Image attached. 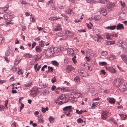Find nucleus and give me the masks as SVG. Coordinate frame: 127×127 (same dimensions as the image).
Instances as JSON below:
<instances>
[{
  "instance_id": "obj_19",
  "label": "nucleus",
  "mask_w": 127,
  "mask_h": 127,
  "mask_svg": "<svg viewBox=\"0 0 127 127\" xmlns=\"http://www.w3.org/2000/svg\"><path fill=\"white\" fill-rule=\"evenodd\" d=\"M50 48L48 49V51H49V55L50 56H52L54 54V52L53 51L51 50Z\"/></svg>"
},
{
  "instance_id": "obj_42",
  "label": "nucleus",
  "mask_w": 127,
  "mask_h": 127,
  "mask_svg": "<svg viewBox=\"0 0 127 127\" xmlns=\"http://www.w3.org/2000/svg\"><path fill=\"white\" fill-rule=\"evenodd\" d=\"M20 2L21 3L23 4H26L27 3V2L23 0H20Z\"/></svg>"
},
{
  "instance_id": "obj_38",
  "label": "nucleus",
  "mask_w": 127,
  "mask_h": 127,
  "mask_svg": "<svg viewBox=\"0 0 127 127\" xmlns=\"http://www.w3.org/2000/svg\"><path fill=\"white\" fill-rule=\"evenodd\" d=\"M11 70H12L13 72H14L16 71L17 68L15 66L13 67L11 69Z\"/></svg>"
},
{
  "instance_id": "obj_15",
  "label": "nucleus",
  "mask_w": 127,
  "mask_h": 127,
  "mask_svg": "<svg viewBox=\"0 0 127 127\" xmlns=\"http://www.w3.org/2000/svg\"><path fill=\"white\" fill-rule=\"evenodd\" d=\"M53 68L52 67L48 66V70L46 71V73H48L49 72H51L53 71Z\"/></svg>"
},
{
  "instance_id": "obj_60",
  "label": "nucleus",
  "mask_w": 127,
  "mask_h": 127,
  "mask_svg": "<svg viewBox=\"0 0 127 127\" xmlns=\"http://www.w3.org/2000/svg\"><path fill=\"white\" fill-rule=\"evenodd\" d=\"M36 45V43L35 42H33L32 44V48H33Z\"/></svg>"
},
{
  "instance_id": "obj_9",
  "label": "nucleus",
  "mask_w": 127,
  "mask_h": 127,
  "mask_svg": "<svg viewBox=\"0 0 127 127\" xmlns=\"http://www.w3.org/2000/svg\"><path fill=\"white\" fill-rule=\"evenodd\" d=\"M100 10L101 12L102 13H103V14H101V13H100L101 14H102V15L104 16H105L106 15V10L105 8H102L100 9Z\"/></svg>"
},
{
  "instance_id": "obj_23",
  "label": "nucleus",
  "mask_w": 127,
  "mask_h": 127,
  "mask_svg": "<svg viewBox=\"0 0 127 127\" xmlns=\"http://www.w3.org/2000/svg\"><path fill=\"white\" fill-rule=\"evenodd\" d=\"M72 111H71L69 110L67 111H66L65 112H64V113L68 116H70V113L71 112H72Z\"/></svg>"
},
{
  "instance_id": "obj_43",
  "label": "nucleus",
  "mask_w": 127,
  "mask_h": 127,
  "mask_svg": "<svg viewBox=\"0 0 127 127\" xmlns=\"http://www.w3.org/2000/svg\"><path fill=\"white\" fill-rule=\"evenodd\" d=\"M119 2L120 3L121 5L123 7H124L125 6V2H123L122 1H120Z\"/></svg>"
},
{
  "instance_id": "obj_35",
  "label": "nucleus",
  "mask_w": 127,
  "mask_h": 127,
  "mask_svg": "<svg viewBox=\"0 0 127 127\" xmlns=\"http://www.w3.org/2000/svg\"><path fill=\"white\" fill-rule=\"evenodd\" d=\"M82 110H81L80 111H79L78 109H76V113L79 114H82Z\"/></svg>"
},
{
  "instance_id": "obj_53",
  "label": "nucleus",
  "mask_w": 127,
  "mask_h": 127,
  "mask_svg": "<svg viewBox=\"0 0 127 127\" xmlns=\"http://www.w3.org/2000/svg\"><path fill=\"white\" fill-rule=\"evenodd\" d=\"M18 73L19 74H22L23 73V72H22V70L19 69L18 71Z\"/></svg>"
},
{
  "instance_id": "obj_26",
  "label": "nucleus",
  "mask_w": 127,
  "mask_h": 127,
  "mask_svg": "<svg viewBox=\"0 0 127 127\" xmlns=\"http://www.w3.org/2000/svg\"><path fill=\"white\" fill-rule=\"evenodd\" d=\"M109 1V0H101L99 2L102 4L106 3L107 2H108Z\"/></svg>"
},
{
  "instance_id": "obj_13",
  "label": "nucleus",
  "mask_w": 127,
  "mask_h": 127,
  "mask_svg": "<svg viewBox=\"0 0 127 127\" xmlns=\"http://www.w3.org/2000/svg\"><path fill=\"white\" fill-rule=\"evenodd\" d=\"M119 115L121 117L122 120H125L127 117V115L124 114H119Z\"/></svg>"
},
{
  "instance_id": "obj_34",
  "label": "nucleus",
  "mask_w": 127,
  "mask_h": 127,
  "mask_svg": "<svg viewBox=\"0 0 127 127\" xmlns=\"http://www.w3.org/2000/svg\"><path fill=\"white\" fill-rule=\"evenodd\" d=\"M44 41H43L41 40L40 41L39 43V45L41 47H43L44 46Z\"/></svg>"
},
{
  "instance_id": "obj_6",
  "label": "nucleus",
  "mask_w": 127,
  "mask_h": 127,
  "mask_svg": "<svg viewBox=\"0 0 127 127\" xmlns=\"http://www.w3.org/2000/svg\"><path fill=\"white\" fill-rule=\"evenodd\" d=\"M78 72L79 74V75L82 76L86 77L89 76L88 74H87L85 72H83L80 71H78Z\"/></svg>"
},
{
  "instance_id": "obj_41",
  "label": "nucleus",
  "mask_w": 127,
  "mask_h": 127,
  "mask_svg": "<svg viewBox=\"0 0 127 127\" xmlns=\"http://www.w3.org/2000/svg\"><path fill=\"white\" fill-rule=\"evenodd\" d=\"M98 104V103L97 102H93V104H92V108H94V107L96 105H97Z\"/></svg>"
},
{
  "instance_id": "obj_14",
  "label": "nucleus",
  "mask_w": 127,
  "mask_h": 127,
  "mask_svg": "<svg viewBox=\"0 0 127 127\" xmlns=\"http://www.w3.org/2000/svg\"><path fill=\"white\" fill-rule=\"evenodd\" d=\"M62 29L61 26L59 25H58L55 28L54 30H53L54 31L56 32Z\"/></svg>"
},
{
  "instance_id": "obj_64",
  "label": "nucleus",
  "mask_w": 127,
  "mask_h": 127,
  "mask_svg": "<svg viewBox=\"0 0 127 127\" xmlns=\"http://www.w3.org/2000/svg\"><path fill=\"white\" fill-rule=\"evenodd\" d=\"M41 67V65H39L36 68V70H37V71H38L39 69H40V68Z\"/></svg>"
},
{
  "instance_id": "obj_44",
  "label": "nucleus",
  "mask_w": 127,
  "mask_h": 127,
  "mask_svg": "<svg viewBox=\"0 0 127 127\" xmlns=\"http://www.w3.org/2000/svg\"><path fill=\"white\" fill-rule=\"evenodd\" d=\"M87 1L90 3H93L95 2V1L93 0H88Z\"/></svg>"
},
{
  "instance_id": "obj_56",
  "label": "nucleus",
  "mask_w": 127,
  "mask_h": 127,
  "mask_svg": "<svg viewBox=\"0 0 127 127\" xmlns=\"http://www.w3.org/2000/svg\"><path fill=\"white\" fill-rule=\"evenodd\" d=\"M47 66L46 65H44L41 68V70L42 71H44V68H46L47 67Z\"/></svg>"
},
{
  "instance_id": "obj_63",
  "label": "nucleus",
  "mask_w": 127,
  "mask_h": 127,
  "mask_svg": "<svg viewBox=\"0 0 127 127\" xmlns=\"http://www.w3.org/2000/svg\"><path fill=\"white\" fill-rule=\"evenodd\" d=\"M15 79V78L14 77H12L11 78H10L9 81L10 82H11L12 81H14Z\"/></svg>"
},
{
  "instance_id": "obj_51",
  "label": "nucleus",
  "mask_w": 127,
  "mask_h": 127,
  "mask_svg": "<svg viewBox=\"0 0 127 127\" xmlns=\"http://www.w3.org/2000/svg\"><path fill=\"white\" fill-rule=\"evenodd\" d=\"M51 9L52 10H56V8L54 6V4L52 5L51 6Z\"/></svg>"
},
{
  "instance_id": "obj_27",
  "label": "nucleus",
  "mask_w": 127,
  "mask_h": 127,
  "mask_svg": "<svg viewBox=\"0 0 127 127\" xmlns=\"http://www.w3.org/2000/svg\"><path fill=\"white\" fill-rule=\"evenodd\" d=\"M48 109V108L47 107H46L45 108L44 107H42L41 109L42 112L43 113H45L46 111H47Z\"/></svg>"
},
{
  "instance_id": "obj_7",
  "label": "nucleus",
  "mask_w": 127,
  "mask_h": 127,
  "mask_svg": "<svg viewBox=\"0 0 127 127\" xmlns=\"http://www.w3.org/2000/svg\"><path fill=\"white\" fill-rule=\"evenodd\" d=\"M107 70H109L110 72L113 73H115L116 71L115 69L112 67H106Z\"/></svg>"
},
{
  "instance_id": "obj_47",
  "label": "nucleus",
  "mask_w": 127,
  "mask_h": 127,
  "mask_svg": "<svg viewBox=\"0 0 127 127\" xmlns=\"http://www.w3.org/2000/svg\"><path fill=\"white\" fill-rule=\"evenodd\" d=\"M72 12L71 9H68L66 11L67 13L68 14H70Z\"/></svg>"
},
{
  "instance_id": "obj_10",
  "label": "nucleus",
  "mask_w": 127,
  "mask_h": 127,
  "mask_svg": "<svg viewBox=\"0 0 127 127\" xmlns=\"http://www.w3.org/2000/svg\"><path fill=\"white\" fill-rule=\"evenodd\" d=\"M67 51L69 54L73 56L74 54V50L72 48H68Z\"/></svg>"
},
{
  "instance_id": "obj_2",
  "label": "nucleus",
  "mask_w": 127,
  "mask_h": 127,
  "mask_svg": "<svg viewBox=\"0 0 127 127\" xmlns=\"http://www.w3.org/2000/svg\"><path fill=\"white\" fill-rule=\"evenodd\" d=\"M65 97V95L64 94H62L59 96L55 101L56 103L58 104H63V99H64Z\"/></svg>"
},
{
  "instance_id": "obj_24",
  "label": "nucleus",
  "mask_w": 127,
  "mask_h": 127,
  "mask_svg": "<svg viewBox=\"0 0 127 127\" xmlns=\"http://www.w3.org/2000/svg\"><path fill=\"white\" fill-rule=\"evenodd\" d=\"M38 120L40 122L42 123H43V118L41 115L39 116L38 117Z\"/></svg>"
},
{
  "instance_id": "obj_40",
  "label": "nucleus",
  "mask_w": 127,
  "mask_h": 127,
  "mask_svg": "<svg viewBox=\"0 0 127 127\" xmlns=\"http://www.w3.org/2000/svg\"><path fill=\"white\" fill-rule=\"evenodd\" d=\"M92 37L95 41H96L98 42H100V41L98 39V38L94 36Z\"/></svg>"
},
{
  "instance_id": "obj_28",
  "label": "nucleus",
  "mask_w": 127,
  "mask_h": 127,
  "mask_svg": "<svg viewBox=\"0 0 127 127\" xmlns=\"http://www.w3.org/2000/svg\"><path fill=\"white\" fill-rule=\"evenodd\" d=\"M32 85V83L31 82L26 84H25L24 85V86L26 87H28Z\"/></svg>"
},
{
  "instance_id": "obj_11",
  "label": "nucleus",
  "mask_w": 127,
  "mask_h": 127,
  "mask_svg": "<svg viewBox=\"0 0 127 127\" xmlns=\"http://www.w3.org/2000/svg\"><path fill=\"white\" fill-rule=\"evenodd\" d=\"M107 100L111 104H114L115 103V101L114 98L111 97H108Z\"/></svg>"
},
{
  "instance_id": "obj_39",
  "label": "nucleus",
  "mask_w": 127,
  "mask_h": 127,
  "mask_svg": "<svg viewBox=\"0 0 127 127\" xmlns=\"http://www.w3.org/2000/svg\"><path fill=\"white\" fill-rule=\"evenodd\" d=\"M109 58L110 59H112V60L116 59V57L114 55H110L109 57Z\"/></svg>"
},
{
  "instance_id": "obj_36",
  "label": "nucleus",
  "mask_w": 127,
  "mask_h": 127,
  "mask_svg": "<svg viewBox=\"0 0 127 127\" xmlns=\"http://www.w3.org/2000/svg\"><path fill=\"white\" fill-rule=\"evenodd\" d=\"M76 58V57L75 56H74V57L72 58V60L74 64L76 63L77 62L76 61L75 59Z\"/></svg>"
},
{
  "instance_id": "obj_17",
  "label": "nucleus",
  "mask_w": 127,
  "mask_h": 127,
  "mask_svg": "<svg viewBox=\"0 0 127 127\" xmlns=\"http://www.w3.org/2000/svg\"><path fill=\"white\" fill-rule=\"evenodd\" d=\"M123 28V27L122 24H119L117 26L116 29L117 30H121Z\"/></svg>"
},
{
  "instance_id": "obj_8",
  "label": "nucleus",
  "mask_w": 127,
  "mask_h": 127,
  "mask_svg": "<svg viewBox=\"0 0 127 127\" xmlns=\"http://www.w3.org/2000/svg\"><path fill=\"white\" fill-rule=\"evenodd\" d=\"M71 106H65L63 109V110L64 111V112H65L66 111H67L69 110L72 111V110L71 109Z\"/></svg>"
},
{
  "instance_id": "obj_49",
  "label": "nucleus",
  "mask_w": 127,
  "mask_h": 127,
  "mask_svg": "<svg viewBox=\"0 0 127 127\" xmlns=\"http://www.w3.org/2000/svg\"><path fill=\"white\" fill-rule=\"evenodd\" d=\"M4 106H3L1 105L0 106V111L4 110Z\"/></svg>"
},
{
  "instance_id": "obj_22",
  "label": "nucleus",
  "mask_w": 127,
  "mask_h": 127,
  "mask_svg": "<svg viewBox=\"0 0 127 127\" xmlns=\"http://www.w3.org/2000/svg\"><path fill=\"white\" fill-rule=\"evenodd\" d=\"M116 27V26L114 25L112 26L107 27H106V28L111 30H113Z\"/></svg>"
},
{
  "instance_id": "obj_1",
  "label": "nucleus",
  "mask_w": 127,
  "mask_h": 127,
  "mask_svg": "<svg viewBox=\"0 0 127 127\" xmlns=\"http://www.w3.org/2000/svg\"><path fill=\"white\" fill-rule=\"evenodd\" d=\"M114 85L118 87L119 90L122 92L125 91L126 89L125 83L122 79H118L114 80Z\"/></svg>"
},
{
  "instance_id": "obj_12",
  "label": "nucleus",
  "mask_w": 127,
  "mask_h": 127,
  "mask_svg": "<svg viewBox=\"0 0 127 127\" xmlns=\"http://www.w3.org/2000/svg\"><path fill=\"white\" fill-rule=\"evenodd\" d=\"M121 58L124 62L127 64V59L125 55H123L121 56Z\"/></svg>"
},
{
  "instance_id": "obj_31",
  "label": "nucleus",
  "mask_w": 127,
  "mask_h": 127,
  "mask_svg": "<svg viewBox=\"0 0 127 127\" xmlns=\"http://www.w3.org/2000/svg\"><path fill=\"white\" fill-rule=\"evenodd\" d=\"M69 99L68 98H66V97L65 96L64 99H63V104L64 103H66L67 102H68V101H69Z\"/></svg>"
},
{
  "instance_id": "obj_59",
  "label": "nucleus",
  "mask_w": 127,
  "mask_h": 127,
  "mask_svg": "<svg viewBox=\"0 0 127 127\" xmlns=\"http://www.w3.org/2000/svg\"><path fill=\"white\" fill-rule=\"evenodd\" d=\"M53 18H54V21L58 19H61V18L57 17H53Z\"/></svg>"
},
{
  "instance_id": "obj_33",
  "label": "nucleus",
  "mask_w": 127,
  "mask_h": 127,
  "mask_svg": "<svg viewBox=\"0 0 127 127\" xmlns=\"http://www.w3.org/2000/svg\"><path fill=\"white\" fill-rule=\"evenodd\" d=\"M113 6L112 5L111 3H108L107 5V8L109 9H110V10H111V8L113 7Z\"/></svg>"
},
{
  "instance_id": "obj_46",
  "label": "nucleus",
  "mask_w": 127,
  "mask_h": 127,
  "mask_svg": "<svg viewBox=\"0 0 127 127\" xmlns=\"http://www.w3.org/2000/svg\"><path fill=\"white\" fill-rule=\"evenodd\" d=\"M52 82L53 83H54V82L56 81V79L55 77H54L51 80Z\"/></svg>"
},
{
  "instance_id": "obj_4",
  "label": "nucleus",
  "mask_w": 127,
  "mask_h": 127,
  "mask_svg": "<svg viewBox=\"0 0 127 127\" xmlns=\"http://www.w3.org/2000/svg\"><path fill=\"white\" fill-rule=\"evenodd\" d=\"M31 95L32 96L33 95L37 93H38L39 91H38V89L36 87H34L30 90Z\"/></svg>"
},
{
  "instance_id": "obj_62",
  "label": "nucleus",
  "mask_w": 127,
  "mask_h": 127,
  "mask_svg": "<svg viewBox=\"0 0 127 127\" xmlns=\"http://www.w3.org/2000/svg\"><path fill=\"white\" fill-rule=\"evenodd\" d=\"M3 42V39L1 37H0V43H2Z\"/></svg>"
},
{
  "instance_id": "obj_20",
  "label": "nucleus",
  "mask_w": 127,
  "mask_h": 127,
  "mask_svg": "<svg viewBox=\"0 0 127 127\" xmlns=\"http://www.w3.org/2000/svg\"><path fill=\"white\" fill-rule=\"evenodd\" d=\"M60 39V40H63L66 39L67 37V35L66 34H64L63 36Z\"/></svg>"
},
{
  "instance_id": "obj_29",
  "label": "nucleus",
  "mask_w": 127,
  "mask_h": 127,
  "mask_svg": "<svg viewBox=\"0 0 127 127\" xmlns=\"http://www.w3.org/2000/svg\"><path fill=\"white\" fill-rule=\"evenodd\" d=\"M51 63L53 65L57 66H58L59 65V63L58 62L55 61H52Z\"/></svg>"
},
{
  "instance_id": "obj_18",
  "label": "nucleus",
  "mask_w": 127,
  "mask_h": 127,
  "mask_svg": "<svg viewBox=\"0 0 127 127\" xmlns=\"http://www.w3.org/2000/svg\"><path fill=\"white\" fill-rule=\"evenodd\" d=\"M65 33L67 34L66 35H67V36H69V37H71L73 36V34L71 33L69 31H66Z\"/></svg>"
},
{
  "instance_id": "obj_16",
  "label": "nucleus",
  "mask_w": 127,
  "mask_h": 127,
  "mask_svg": "<svg viewBox=\"0 0 127 127\" xmlns=\"http://www.w3.org/2000/svg\"><path fill=\"white\" fill-rule=\"evenodd\" d=\"M35 51L36 52H41L42 49L39 46H37L35 48Z\"/></svg>"
},
{
  "instance_id": "obj_50",
  "label": "nucleus",
  "mask_w": 127,
  "mask_h": 127,
  "mask_svg": "<svg viewBox=\"0 0 127 127\" xmlns=\"http://www.w3.org/2000/svg\"><path fill=\"white\" fill-rule=\"evenodd\" d=\"M86 53H92V50L90 49H88L86 51Z\"/></svg>"
},
{
  "instance_id": "obj_48",
  "label": "nucleus",
  "mask_w": 127,
  "mask_h": 127,
  "mask_svg": "<svg viewBox=\"0 0 127 127\" xmlns=\"http://www.w3.org/2000/svg\"><path fill=\"white\" fill-rule=\"evenodd\" d=\"M77 122L78 123H81L83 122V121L82 119L80 118L77 120Z\"/></svg>"
},
{
  "instance_id": "obj_61",
  "label": "nucleus",
  "mask_w": 127,
  "mask_h": 127,
  "mask_svg": "<svg viewBox=\"0 0 127 127\" xmlns=\"http://www.w3.org/2000/svg\"><path fill=\"white\" fill-rule=\"evenodd\" d=\"M78 31L79 32H85L86 31L85 30H79Z\"/></svg>"
},
{
  "instance_id": "obj_32",
  "label": "nucleus",
  "mask_w": 127,
  "mask_h": 127,
  "mask_svg": "<svg viewBox=\"0 0 127 127\" xmlns=\"http://www.w3.org/2000/svg\"><path fill=\"white\" fill-rule=\"evenodd\" d=\"M10 49L7 50L5 52V55L6 56H9L10 54Z\"/></svg>"
},
{
  "instance_id": "obj_54",
  "label": "nucleus",
  "mask_w": 127,
  "mask_h": 127,
  "mask_svg": "<svg viewBox=\"0 0 127 127\" xmlns=\"http://www.w3.org/2000/svg\"><path fill=\"white\" fill-rule=\"evenodd\" d=\"M99 64H101L102 65H105L106 64V63L105 62H101L100 63H99Z\"/></svg>"
},
{
  "instance_id": "obj_3",
  "label": "nucleus",
  "mask_w": 127,
  "mask_h": 127,
  "mask_svg": "<svg viewBox=\"0 0 127 127\" xmlns=\"http://www.w3.org/2000/svg\"><path fill=\"white\" fill-rule=\"evenodd\" d=\"M109 113V111H103V112L101 114V118L103 120H106Z\"/></svg>"
},
{
  "instance_id": "obj_5",
  "label": "nucleus",
  "mask_w": 127,
  "mask_h": 127,
  "mask_svg": "<svg viewBox=\"0 0 127 127\" xmlns=\"http://www.w3.org/2000/svg\"><path fill=\"white\" fill-rule=\"evenodd\" d=\"M73 70H74V68L71 65H68L66 69V71L68 73H69L70 71Z\"/></svg>"
},
{
  "instance_id": "obj_37",
  "label": "nucleus",
  "mask_w": 127,
  "mask_h": 127,
  "mask_svg": "<svg viewBox=\"0 0 127 127\" xmlns=\"http://www.w3.org/2000/svg\"><path fill=\"white\" fill-rule=\"evenodd\" d=\"M123 43V41L121 40H120L119 41L118 44H119V45L120 46L122 47L123 46L122 45Z\"/></svg>"
},
{
  "instance_id": "obj_52",
  "label": "nucleus",
  "mask_w": 127,
  "mask_h": 127,
  "mask_svg": "<svg viewBox=\"0 0 127 127\" xmlns=\"http://www.w3.org/2000/svg\"><path fill=\"white\" fill-rule=\"evenodd\" d=\"M105 44L108 45H110L111 44V43L110 41H106L105 43Z\"/></svg>"
},
{
  "instance_id": "obj_57",
  "label": "nucleus",
  "mask_w": 127,
  "mask_h": 127,
  "mask_svg": "<svg viewBox=\"0 0 127 127\" xmlns=\"http://www.w3.org/2000/svg\"><path fill=\"white\" fill-rule=\"evenodd\" d=\"M21 105L20 108V110L23 109L24 107V104L22 103H21Z\"/></svg>"
},
{
  "instance_id": "obj_30",
  "label": "nucleus",
  "mask_w": 127,
  "mask_h": 127,
  "mask_svg": "<svg viewBox=\"0 0 127 127\" xmlns=\"http://www.w3.org/2000/svg\"><path fill=\"white\" fill-rule=\"evenodd\" d=\"M54 119L51 116H50L49 118V120L51 123H53L54 122Z\"/></svg>"
},
{
  "instance_id": "obj_55",
  "label": "nucleus",
  "mask_w": 127,
  "mask_h": 127,
  "mask_svg": "<svg viewBox=\"0 0 127 127\" xmlns=\"http://www.w3.org/2000/svg\"><path fill=\"white\" fill-rule=\"evenodd\" d=\"M53 2V1L52 0H51L47 2H46V4L48 5H49L50 4V3H52Z\"/></svg>"
},
{
  "instance_id": "obj_45",
  "label": "nucleus",
  "mask_w": 127,
  "mask_h": 127,
  "mask_svg": "<svg viewBox=\"0 0 127 127\" xmlns=\"http://www.w3.org/2000/svg\"><path fill=\"white\" fill-rule=\"evenodd\" d=\"M80 78L78 76H76L74 79V80L76 81H78L80 80Z\"/></svg>"
},
{
  "instance_id": "obj_25",
  "label": "nucleus",
  "mask_w": 127,
  "mask_h": 127,
  "mask_svg": "<svg viewBox=\"0 0 127 127\" xmlns=\"http://www.w3.org/2000/svg\"><path fill=\"white\" fill-rule=\"evenodd\" d=\"M8 9V8L7 7H6L2 9H1L0 10H1V12H0V13L2 14L3 13L7 11V10Z\"/></svg>"
},
{
  "instance_id": "obj_58",
  "label": "nucleus",
  "mask_w": 127,
  "mask_h": 127,
  "mask_svg": "<svg viewBox=\"0 0 127 127\" xmlns=\"http://www.w3.org/2000/svg\"><path fill=\"white\" fill-rule=\"evenodd\" d=\"M19 64V63H17V59H15V63L14 64V65L15 66H17Z\"/></svg>"
},
{
  "instance_id": "obj_21",
  "label": "nucleus",
  "mask_w": 127,
  "mask_h": 127,
  "mask_svg": "<svg viewBox=\"0 0 127 127\" xmlns=\"http://www.w3.org/2000/svg\"><path fill=\"white\" fill-rule=\"evenodd\" d=\"M108 53L106 51H103L102 52L101 55L102 56L106 57L107 56Z\"/></svg>"
}]
</instances>
